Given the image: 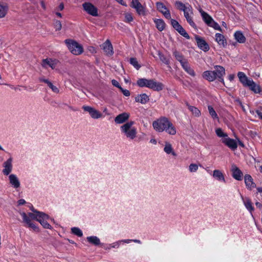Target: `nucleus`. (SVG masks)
<instances>
[{
	"label": "nucleus",
	"instance_id": "obj_14",
	"mask_svg": "<svg viewBox=\"0 0 262 262\" xmlns=\"http://www.w3.org/2000/svg\"><path fill=\"white\" fill-rule=\"evenodd\" d=\"M222 142L233 150H235L237 147V144L235 140L229 137L224 138L222 139Z\"/></svg>",
	"mask_w": 262,
	"mask_h": 262
},
{
	"label": "nucleus",
	"instance_id": "obj_64",
	"mask_svg": "<svg viewBox=\"0 0 262 262\" xmlns=\"http://www.w3.org/2000/svg\"><path fill=\"white\" fill-rule=\"evenodd\" d=\"M256 206L258 208H261L262 207V205L259 202H256L255 203Z\"/></svg>",
	"mask_w": 262,
	"mask_h": 262
},
{
	"label": "nucleus",
	"instance_id": "obj_28",
	"mask_svg": "<svg viewBox=\"0 0 262 262\" xmlns=\"http://www.w3.org/2000/svg\"><path fill=\"white\" fill-rule=\"evenodd\" d=\"M200 12L201 14L203 19L209 26L213 20V19L209 14H208L204 11L201 10L200 11Z\"/></svg>",
	"mask_w": 262,
	"mask_h": 262
},
{
	"label": "nucleus",
	"instance_id": "obj_11",
	"mask_svg": "<svg viewBox=\"0 0 262 262\" xmlns=\"http://www.w3.org/2000/svg\"><path fill=\"white\" fill-rule=\"evenodd\" d=\"M156 6L157 9L163 14L166 18H171V15L169 11L162 3L157 2L156 3Z\"/></svg>",
	"mask_w": 262,
	"mask_h": 262
},
{
	"label": "nucleus",
	"instance_id": "obj_45",
	"mask_svg": "<svg viewBox=\"0 0 262 262\" xmlns=\"http://www.w3.org/2000/svg\"><path fill=\"white\" fill-rule=\"evenodd\" d=\"M198 169V166L196 164L192 163L189 166V170L190 172H195Z\"/></svg>",
	"mask_w": 262,
	"mask_h": 262
},
{
	"label": "nucleus",
	"instance_id": "obj_63",
	"mask_svg": "<svg viewBox=\"0 0 262 262\" xmlns=\"http://www.w3.org/2000/svg\"><path fill=\"white\" fill-rule=\"evenodd\" d=\"M228 78L230 81H232L234 78V75L233 74H230L229 75Z\"/></svg>",
	"mask_w": 262,
	"mask_h": 262
},
{
	"label": "nucleus",
	"instance_id": "obj_4",
	"mask_svg": "<svg viewBox=\"0 0 262 262\" xmlns=\"http://www.w3.org/2000/svg\"><path fill=\"white\" fill-rule=\"evenodd\" d=\"M169 121L167 118L162 117L157 121H154L152 126L156 130L159 132H162L164 131L166 126L169 124Z\"/></svg>",
	"mask_w": 262,
	"mask_h": 262
},
{
	"label": "nucleus",
	"instance_id": "obj_25",
	"mask_svg": "<svg viewBox=\"0 0 262 262\" xmlns=\"http://www.w3.org/2000/svg\"><path fill=\"white\" fill-rule=\"evenodd\" d=\"M235 39L240 43H243L246 41V37L241 31H237L234 33Z\"/></svg>",
	"mask_w": 262,
	"mask_h": 262
},
{
	"label": "nucleus",
	"instance_id": "obj_46",
	"mask_svg": "<svg viewBox=\"0 0 262 262\" xmlns=\"http://www.w3.org/2000/svg\"><path fill=\"white\" fill-rule=\"evenodd\" d=\"M210 27L213 28L214 29L221 31V28L220 25L214 20H213L211 23L209 25Z\"/></svg>",
	"mask_w": 262,
	"mask_h": 262
},
{
	"label": "nucleus",
	"instance_id": "obj_9",
	"mask_svg": "<svg viewBox=\"0 0 262 262\" xmlns=\"http://www.w3.org/2000/svg\"><path fill=\"white\" fill-rule=\"evenodd\" d=\"M84 10L89 14L93 16L98 15V10L96 7L90 3H85L82 5Z\"/></svg>",
	"mask_w": 262,
	"mask_h": 262
},
{
	"label": "nucleus",
	"instance_id": "obj_16",
	"mask_svg": "<svg viewBox=\"0 0 262 262\" xmlns=\"http://www.w3.org/2000/svg\"><path fill=\"white\" fill-rule=\"evenodd\" d=\"M131 7L135 8L139 14H144V8L138 0H132Z\"/></svg>",
	"mask_w": 262,
	"mask_h": 262
},
{
	"label": "nucleus",
	"instance_id": "obj_20",
	"mask_svg": "<svg viewBox=\"0 0 262 262\" xmlns=\"http://www.w3.org/2000/svg\"><path fill=\"white\" fill-rule=\"evenodd\" d=\"M198 47L204 51H207L209 49V47L207 42L202 38L199 36L195 37Z\"/></svg>",
	"mask_w": 262,
	"mask_h": 262
},
{
	"label": "nucleus",
	"instance_id": "obj_38",
	"mask_svg": "<svg viewBox=\"0 0 262 262\" xmlns=\"http://www.w3.org/2000/svg\"><path fill=\"white\" fill-rule=\"evenodd\" d=\"M177 31L183 37L187 39H189L190 37L185 29L181 26L177 29Z\"/></svg>",
	"mask_w": 262,
	"mask_h": 262
},
{
	"label": "nucleus",
	"instance_id": "obj_13",
	"mask_svg": "<svg viewBox=\"0 0 262 262\" xmlns=\"http://www.w3.org/2000/svg\"><path fill=\"white\" fill-rule=\"evenodd\" d=\"M184 16L186 18L187 22L192 27H195L196 25L192 20L191 15L192 14V7L189 5L187 6V9H185L184 11Z\"/></svg>",
	"mask_w": 262,
	"mask_h": 262
},
{
	"label": "nucleus",
	"instance_id": "obj_6",
	"mask_svg": "<svg viewBox=\"0 0 262 262\" xmlns=\"http://www.w3.org/2000/svg\"><path fill=\"white\" fill-rule=\"evenodd\" d=\"M82 109L84 111L88 112L91 117L93 119H99L102 116V114L100 112L91 106L83 105Z\"/></svg>",
	"mask_w": 262,
	"mask_h": 262
},
{
	"label": "nucleus",
	"instance_id": "obj_48",
	"mask_svg": "<svg viewBox=\"0 0 262 262\" xmlns=\"http://www.w3.org/2000/svg\"><path fill=\"white\" fill-rule=\"evenodd\" d=\"M39 213H28V216L30 217L31 220H35L37 221H38V218H39Z\"/></svg>",
	"mask_w": 262,
	"mask_h": 262
},
{
	"label": "nucleus",
	"instance_id": "obj_40",
	"mask_svg": "<svg viewBox=\"0 0 262 262\" xmlns=\"http://www.w3.org/2000/svg\"><path fill=\"white\" fill-rule=\"evenodd\" d=\"M71 232L73 234H74L79 237H81L83 235L82 231L78 227L72 228Z\"/></svg>",
	"mask_w": 262,
	"mask_h": 262
},
{
	"label": "nucleus",
	"instance_id": "obj_12",
	"mask_svg": "<svg viewBox=\"0 0 262 262\" xmlns=\"http://www.w3.org/2000/svg\"><path fill=\"white\" fill-rule=\"evenodd\" d=\"M231 171L232 172V176L234 179L238 181L242 180L243 176V172L234 164H232Z\"/></svg>",
	"mask_w": 262,
	"mask_h": 262
},
{
	"label": "nucleus",
	"instance_id": "obj_7",
	"mask_svg": "<svg viewBox=\"0 0 262 262\" xmlns=\"http://www.w3.org/2000/svg\"><path fill=\"white\" fill-rule=\"evenodd\" d=\"M214 70L212 71L214 74L215 79H218L220 81L224 83L223 77L225 75V70L224 67L221 66H215Z\"/></svg>",
	"mask_w": 262,
	"mask_h": 262
},
{
	"label": "nucleus",
	"instance_id": "obj_15",
	"mask_svg": "<svg viewBox=\"0 0 262 262\" xmlns=\"http://www.w3.org/2000/svg\"><path fill=\"white\" fill-rule=\"evenodd\" d=\"M129 118V114L127 113H123L117 115L114 121L117 124L125 123Z\"/></svg>",
	"mask_w": 262,
	"mask_h": 262
},
{
	"label": "nucleus",
	"instance_id": "obj_17",
	"mask_svg": "<svg viewBox=\"0 0 262 262\" xmlns=\"http://www.w3.org/2000/svg\"><path fill=\"white\" fill-rule=\"evenodd\" d=\"M12 159L11 158H10L6 161H5L3 164L4 169L3 170V172L6 176H8V174H9L12 171Z\"/></svg>",
	"mask_w": 262,
	"mask_h": 262
},
{
	"label": "nucleus",
	"instance_id": "obj_24",
	"mask_svg": "<svg viewBox=\"0 0 262 262\" xmlns=\"http://www.w3.org/2000/svg\"><path fill=\"white\" fill-rule=\"evenodd\" d=\"M202 77L209 81H213L215 79L214 74L212 71H206L202 74Z\"/></svg>",
	"mask_w": 262,
	"mask_h": 262
},
{
	"label": "nucleus",
	"instance_id": "obj_62",
	"mask_svg": "<svg viewBox=\"0 0 262 262\" xmlns=\"http://www.w3.org/2000/svg\"><path fill=\"white\" fill-rule=\"evenodd\" d=\"M63 8H64V5L63 3H61L58 7V10L61 11L63 9Z\"/></svg>",
	"mask_w": 262,
	"mask_h": 262
},
{
	"label": "nucleus",
	"instance_id": "obj_58",
	"mask_svg": "<svg viewBox=\"0 0 262 262\" xmlns=\"http://www.w3.org/2000/svg\"><path fill=\"white\" fill-rule=\"evenodd\" d=\"M112 83L114 86L119 88V89H120V88H121L119 83L115 79L112 80Z\"/></svg>",
	"mask_w": 262,
	"mask_h": 262
},
{
	"label": "nucleus",
	"instance_id": "obj_55",
	"mask_svg": "<svg viewBox=\"0 0 262 262\" xmlns=\"http://www.w3.org/2000/svg\"><path fill=\"white\" fill-rule=\"evenodd\" d=\"M120 90L121 92L123 93V94L125 96H130V92L128 90L126 89H123L122 87L120 88Z\"/></svg>",
	"mask_w": 262,
	"mask_h": 262
},
{
	"label": "nucleus",
	"instance_id": "obj_52",
	"mask_svg": "<svg viewBox=\"0 0 262 262\" xmlns=\"http://www.w3.org/2000/svg\"><path fill=\"white\" fill-rule=\"evenodd\" d=\"M181 65L184 70H186L189 67H190V65L189 64L187 59H185L183 62H181Z\"/></svg>",
	"mask_w": 262,
	"mask_h": 262
},
{
	"label": "nucleus",
	"instance_id": "obj_23",
	"mask_svg": "<svg viewBox=\"0 0 262 262\" xmlns=\"http://www.w3.org/2000/svg\"><path fill=\"white\" fill-rule=\"evenodd\" d=\"M215 37L216 41L220 46L223 47H225L226 46L227 41L223 35L220 33H216Z\"/></svg>",
	"mask_w": 262,
	"mask_h": 262
},
{
	"label": "nucleus",
	"instance_id": "obj_34",
	"mask_svg": "<svg viewBox=\"0 0 262 262\" xmlns=\"http://www.w3.org/2000/svg\"><path fill=\"white\" fill-rule=\"evenodd\" d=\"M173 55L174 56L175 58L180 62H183L184 60H185L186 59L184 58L183 54L177 51L176 50H174L172 52Z\"/></svg>",
	"mask_w": 262,
	"mask_h": 262
},
{
	"label": "nucleus",
	"instance_id": "obj_10",
	"mask_svg": "<svg viewBox=\"0 0 262 262\" xmlns=\"http://www.w3.org/2000/svg\"><path fill=\"white\" fill-rule=\"evenodd\" d=\"M38 213L39 218L38 222L40 223L43 228L46 229H51V226L47 221V220L49 219V216L43 212H38Z\"/></svg>",
	"mask_w": 262,
	"mask_h": 262
},
{
	"label": "nucleus",
	"instance_id": "obj_50",
	"mask_svg": "<svg viewBox=\"0 0 262 262\" xmlns=\"http://www.w3.org/2000/svg\"><path fill=\"white\" fill-rule=\"evenodd\" d=\"M185 71L191 76L194 77L195 75V73L194 70L190 67V66L186 70H185Z\"/></svg>",
	"mask_w": 262,
	"mask_h": 262
},
{
	"label": "nucleus",
	"instance_id": "obj_29",
	"mask_svg": "<svg viewBox=\"0 0 262 262\" xmlns=\"http://www.w3.org/2000/svg\"><path fill=\"white\" fill-rule=\"evenodd\" d=\"M164 151L167 154H171L173 156H177L176 153L174 151L171 144L167 142H165V147L164 148Z\"/></svg>",
	"mask_w": 262,
	"mask_h": 262
},
{
	"label": "nucleus",
	"instance_id": "obj_5",
	"mask_svg": "<svg viewBox=\"0 0 262 262\" xmlns=\"http://www.w3.org/2000/svg\"><path fill=\"white\" fill-rule=\"evenodd\" d=\"M58 63L59 61L56 59L47 58L42 60L41 65L45 69L50 67L52 69H54Z\"/></svg>",
	"mask_w": 262,
	"mask_h": 262
},
{
	"label": "nucleus",
	"instance_id": "obj_47",
	"mask_svg": "<svg viewBox=\"0 0 262 262\" xmlns=\"http://www.w3.org/2000/svg\"><path fill=\"white\" fill-rule=\"evenodd\" d=\"M160 59L165 64L168 65L169 63V61L167 58L164 55L160 53L159 54Z\"/></svg>",
	"mask_w": 262,
	"mask_h": 262
},
{
	"label": "nucleus",
	"instance_id": "obj_39",
	"mask_svg": "<svg viewBox=\"0 0 262 262\" xmlns=\"http://www.w3.org/2000/svg\"><path fill=\"white\" fill-rule=\"evenodd\" d=\"M8 11V7L6 6L0 4V18L5 16Z\"/></svg>",
	"mask_w": 262,
	"mask_h": 262
},
{
	"label": "nucleus",
	"instance_id": "obj_3",
	"mask_svg": "<svg viewBox=\"0 0 262 262\" xmlns=\"http://www.w3.org/2000/svg\"><path fill=\"white\" fill-rule=\"evenodd\" d=\"M69 50L74 55H79L83 52V48L80 44L76 41L68 39L64 40Z\"/></svg>",
	"mask_w": 262,
	"mask_h": 262
},
{
	"label": "nucleus",
	"instance_id": "obj_57",
	"mask_svg": "<svg viewBox=\"0 0 262 262\" xmlns=\"http://www.w3.org/2000/svg\"><path fill=\"white\" fill-rule=\"evenodd\" d=\"M254 83V81L252 79H248V81L244 85L245 86H248L249 88L251 86H252V84Z\"/></svg>",
	"mask_w": 262,
	"mask_h": 262
},
{
	"label": "nucleus",
	"instance_id": "obj_27",
	"mask_svg": "<svg viewBox=\"0 0 262 262\" xmlns=\"http://www.w3.org/2000/svg\"><path fill=\"white\" fill-rule=\"evenodd\" d=\"M164 131H165L168 134L171 135H174L177 133L176 127L170 121L169 122V124L166 126L165 129H164Z\"/></svg>",
	"mask_w": 262,
	"mask_h": 262
},
{
	"label": "nucleus",
	"instance_id": "obj_18",
	"mask_svg": "<svg viewBox=\"0 0 262 262\" xmlns=\"http://www.w3.org/2000/svg\"><path fill=\"white\" fill-rule=\"evenodd\" d=\"M103 50L107 56H111L113 54L114 51L112 45L109 40H106L102 45Z\"/></svg>",
	"mask_w": 262,
	"mask_h": 262
},
{
	"label": "nucleus",
	"instance_id": "obj_59",
	"mask_svg": "<svg viewBox=\"0 0 262 262\" xmlns=\"http://www.w3.org/2000/svg\"><path fill=\"white\" fill-rule=\"evenodd\" d=\"M131 242H132V239H122V240H120V242H121V243H122L129 244Z\"/></svg>",
	"mask_w": 262,
	"mask_h": 262
},
{
	"label": "nucleus",
	"instance_id": "obj_22",
	"mask_svg": "<svg viewBox=\"0 0 262 262\" xmlns=\"http://www.w3.org/2000/svg\"><path fill=\"white\" fill-rule=\"evenodd\" d=\"M213 177L216 180L225 183V179L223 173L219 169L213 170L212 173Z\"/></svg>",
	"mask_w": 262,
	"mask_h": 262
},
{
	"label": "nucleus",
	"instance_id": "obj_41",
	"mask_svg": "<svg viewBox=\"0 0 262 262\" xmlns=\"http://www.w3.org/2000/svg\"><path fill=\"white\" fill-rule=\"evenodd\" d=\"M250 89L255 93H260L261 92V88L259 85L256 84L254 82L251 86Z\"/></svg>",
	"mask_w": 262,
	"mask_h": 262
},
{
	"label": "nucleus",
	"instance_id": "obj_56",
	"mask_svg": "<svg viewBox=\"0 0 262 262\" xmlns=\"http://www.w3.org/2000/svg\"><path fill=\"white\" fill-rule=\"evenodd\" d=\"M120 243H121V242H120V241H119L118 242L113 243L112 244H110V246L113 248H118L119 247Z\"/></svg>",
	"mask_w": 262,
	"mask_h": 262
},
{
	"label": "nucleus",
	"instance_id": "obj_21",
	"mask_svg": "<svg viewBox=\"0 0 262 262\" xmlns=\"http://www.w3.org/2000/svg\"><path fill=\"white\" fill-rule=\"evenodd\" d=\"M245 183L247 187L251 190L256 187L255 184L253 182V179L249 174H246L244 177Z\"/></svg>",
	"mask_w": 262,
	"mask_h": 262
},
{
	"label": "nucleus",
	"instance_id": "obj_35",
	"mask_svg": "<svg viewBox=\"0 0 262 262\" xmlns=\"http://www.w3.org/2000/svg\"><path fill=\"white\" fill-rule=\"evenodd\" d=\"M238 77L240 82L243 84V85L245 84V83L248 81V78L247 77L246 74L242 72H239L237 74Z\"/></svg>",
	"mask_w": 262,
	"mask_h": 262
},
{
	"label": "nucleus",
	"instance_id": "obj_49",
	"mask_svg": "<svg viewBox=\"0 0 262 262\" xmlns=\"http://www.w3.org/2000/svg\"><path fill=\"white\" fill-rule=\"evenodd\" d=\"M170 21L171 25L176 30L180 26H181L179 23L174 19H171Z\"/></svg>",
	"mask_w": 262,
	"mask_h": 262
},
{
	"label": "nucleus",
	"instance_id": "obj_60",
	"mask_svg": "<svg viewBox=\"0 0 262 262\" xmlns=\"http://www.w3.org/2000/svg\"><path fill=\"white\" fill-rule=\"evenodd\" d=\"M26 203V201L24 199H20L18 201V204L19 205H22Z\"/></svg>",
	"mask_w": 262,
	"mask_h": 262
},
{
	"label": "nucleus",
	"instance_id": "obj_37",
	"mask_svg": "<svg viewBox=\"0 0 262 262\" xmlns=\"http://www.w3.org/2000/svg\"><path fill=\"white\" fill-rule=\"evenodd\" d=\"M175 6L178 9L183 11V12L185 11V9L186 10V9H187V6H186L185 4L180 1L176 2Z\"/></svg>",
	"mask_w": 262,
	"mask_h": 262
},
{
	"label": "nucleus",
	"instance_id": "obj_61",
	"mask_svg": "<svg viewBox=\"0 0 262 262\" xmlns=\"http://www.w3.org/2000/svg\"><path fill=\"white\" fill-rule=\"evenodd\" d=\"M256 113L259 118L262 119V113L259 111H256Z\"/></svg>",
	"mask_w": 262,
	"mask_h": 262
},
{
	"label": "nucleus",
	"instance_id": "obj_43",
	"mask_svg": "<svg viewBox=\"0 0 262 262\" xmlns=\"http://www.w3.org/2000/svg\"><path fill=\"white\" fill-rule=\"evenodd\" d=\"M215 133L217 136L219 137H223V138H224L228 137L227 134L224 133L222 129L220 128H217L215 130Z\"/></svg>",
	"mask_w": 262,
	"mask_h": 262
},
{
	"label": "nucleus",
	"instance_id": "obj_32",
	"mask_svg": "<svg viewBox=\"0 0 262 262\" xmlns=\"http://www.w3.org/2000/svg\"><path fill=\"white\" fill-rule=\"evenodd\" d=\"M87 241L91 244L95 245L98 246L100 244V241L99 238L96 236H88L86 238Z\"/></svg>",
	"mask_w": 262,
	"mask_h": 262
},
{
	"label": "nucleus",
	"instance_id": "obj_44",
	"mask_svg": "<svg viewBox=\"0 0 262 262\" xmlns=\"http://www.w3.org/2000/svg\"><path fill=\"white\" fill-rule=\"evenodd\" d=\"M208 111L209 114L213 118H217V115L215 111L213 109V108L211 106H208Z\"/></svg>",
	"mask_w": 262,
	"mask_h": 262
},
{
	"label": "nucleus",
	"instance_id": "obj_36",
	"mask_svg": "<svg viewBox=\"0 0 262 262\" xmlns=\"http://www.w3.org/2000/svg\"><path fill=\"white\" fill-rule=\"evenodd\" d=\"M238 77L240 82L243 84V85L245 84V83L248 81V78L247 77L246 74L242 72H239L237 74Z\"/></svg>",
	"mask_w": 262,
	"mask_h": 262
},
{
	"label": "nucleus",
	"instance_id": "obj_8",
	"mask_svg": "<svg viewBox=\"0 0 262 262\" xmlns=\"http://www.w3.org/2000/svg\"><path fill=\"white\" fill-rule=\"evenodd\" d=\"M20 215L22 216L23 219V222L25 223L27 226L29 228H32L34 231L38 232L39 229L35 224L31 222L30 217L25 212H20Z\"/></svg>",
	"mask_w": 262,
	"mask_h": 262
},
{
	"label": "nucleus",
	"instance_id": "obj_26",
	"mask_svg": "<svg viewBox=\"0 0 262 262\" xmlns=\"http://www.w3.org/2000/svg\"><path fill=\"white\" fill-rule=\"evenodd\" d=\"M149 97L145 93L138 95L135 98V100L137 102L142 104H145L149 101Z\"/></svg>",
	"mask_w": 262,
	"mask_h": 262
},
{
	"label": "nucleus",
	"instance_id": "obj_31",
	"mask_svg": "<svg viewBox=\"0 0 262 262\" xmlns=\"http://www.w3.org/2000/svg\"><path fill=\"white\" fill-rule=\"evenodd\" d=\"M186 105L194 116L198 117L200 115L201 112L198 108L189 105L188 102H186Z\"/></svg>",
	"mask_w": 262,
	"mask_h": 262
},
{
	"label": "nucleus",
	"instance_id": "obj_2",
	"mask_svg": "<svg viewBox=\"0 0 262 262\" xmlns=\"http://www.w3.org/2000/svg\"><path fill=\"white\" fill-rule=\"evenodd\" d=\"M135 122L130 121L126 122L120 126V130L122 134L126 137L127 139L133 140L137 137V129L134 126Z\"/></svg>",
	"mask_w": 262,
	"mask_h": 262
},
{
	"label": "nucleus",
	"instance_id": "obj_1",
	"mask_svg": "<svg viewBox=\"0 0 262 262\" xmlns=\"http://www.w3.org/2000/svg\"><path fill=\"white\" fill-rule=\"evenodd\" d=\"M137 84L139 87H146L158 92L162 91L164 87L162 83L154 79L140 78L137 81Z\"/></svg>",
	"mask_w": 262,
	"mask_h": 262
},
{
	"label": "nucleus",
	"instance_id": "obj_42",
	"mask_svg": "<svg viewBox=\"0 0 262 262\" xmlns=\"http://www.w3.org/2000/svg\"><path fill=\"white\" fill-rule=\"evenodd\" d=\"M130 63L133 65L137 70H139L141 66L138 63V61L136 58H131L130 59Z\"/></svg>",
	"mask_w": 262,
	"mask_h": 262
},
{
	"label": "nucleus",
	"instance_id": "obj_51",
	"mask_svg": "<svg viewBox=\"0 0 262 262\" xmlns=\"http://www.w3.org/2000/svg\"><path fill=\"white\" fill-rule=\"evenodd\" d=\"M56 30H60L62 27L61 23L59 20H56L54 24Z\"/></svg>",
	"mask_w": 262,
	"mask_h": 262
},
{
	"label": "nucleus",
	"instance_id": "obj_54",
	"mask_svg": "<svg viewBox=\"0 0 262 262\" xmlns=\"http://www.w3.org/2000/svg\"><path fill=\"white\" fill-rule=\"evenodd\" d=\"M125 21L129 23L133 20L132 15L129 13H126L125 14Z\"/></svg>",
	"mask_w": 262,
	"mask_h": 262
},
{
	"label": "nucleus",
	"instance_id": "obj_33",
	"mask_svg": "<svg viewBox=\"0 0 262 262\" xmlns=\"http://www.w3.org/2000/svg\"><path fill=\"white\" fill-rule=\"evenodd\" d=\"M243 200L244 204L246 208L251 212L254 210V207L252 206L251 200L248 198H246L245 200L242 197Z\"/></svg>",
	"mask_w": 262,
	"mask_h": 262
},
{
	"label": "nucleus",
	"instance_id": "obj_19",
	"mask_svg": "<svg viewBox=\"0 0 262 262\" xmlns=\"http://www.w3.org/2000/svg\"><path fill=\"white\" fill-rule=\"evenodd\" d=\"M9 180L10 184L12 186L17 189L20 187V184L18 178L14 174H11L9 176Z\"/></svg>",
	"mask_w": 262,
	"mask_h": 262
},
{
	"label": "nucleus",
	"instance_id": "obj_30",
	"mask_svg": "<svg viewBox=\"0 0 262 262\" xmlns=\"http://www.w3.org/2000/svg\"><path fill=\"white\" fill-rule=\"evenodd\" d=\"M157 28L160 31L163 30L165 27L164 21L161 19H156L154 20Z\"/></svg>",
	"mask_w": 262,
	"mask_h": 262
},
{
	"label": "nucleus",
	"instance_id": "obj_53",
	"mask_svg": "<svg viewBox=\"0 0 262 262\" xmlns=\"http://www.w3.org/2000/svg\"><path fill=\"white\" fill-rule=\"evenodd\" d=\"M48 86L52 90V91L55 93H58L59 92V89L55 85H54L52 83H51Z\"/></svg>",
	"mask_w": 262,
	"mask_h": 262
}]
</instances>
